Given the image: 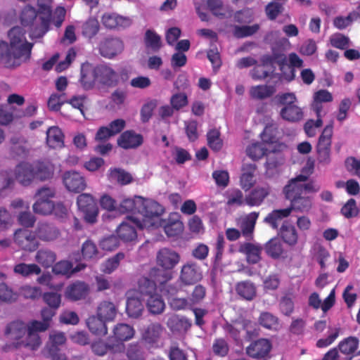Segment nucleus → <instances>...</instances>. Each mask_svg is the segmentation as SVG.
<instances>
[{
    "label": "nucleus",
    "instance_id": "obj_1",
    "mask_svg": "<svg viewBox=\"0 0 360 360\" xmlns=\"http://www.w3.org/2000/svg\"><path fill=\"white\" fill-rule=\"evenodd\" d=\"M25 34L19 26L8 31L9 42H6V51L4 53L6 68H15L30 60L33 44L27 41Z\"/></svg>",
    "mask_w": 360,
    "mask_h": 360
},
{
    "label": "nucleus",
    "instance_id": "obj_2",
    "mask_svg": "<svg viewBox=\"0 0 360 360\" xmlns=\"http://www.w3.org/2000/svg\"><path fill=\"white\" fill-rule=\"evenodd\" d=\"M20 18L22 25L28 27L34 37H41L49 29L50 22L32 6L22 8Z\"/></svg>",
    "mask_w": 360,
    "mask_h": 360
},
{
    "label": "nucleus",
    "instance_id": "obj_3",
    "mask_svg": "<svg viewBox=\"0 0 360 360\" xmlns=\"http://www.w3.org/2000/svg\"><path fill=\"white\" fill-rule=\"evenodd\" d=\"M139 210V217L133 219L139 229H154L158 224V221L162 220L160 216L164 212L162 206L158 202L145 198H143V205Z\"/></svg>",
    "mask_w": 360,
    "mask_h": 360
},
{
    "label": "nucleus",
    "instance_id": "obj_4",
    "mask_svg": "<svg viewBox=\"0 0 360 360\" xmlns=\"http://www.w3.org/2000/svg\"><path fill=\"white\" fill-rule=\"evenodd\" d=\"M277 100L283 108L280 115L284 120L289 122H297L302 120L304 112L302 108L297 105V99L294 93H283L277 95Z\"/></svg>",
    "mask_w": 360,
    "mask_h": 360
},
{
    "label": "nucleus",
    "instance_id": "obj_5",
    "mask_svg": "<svg viewBox=\"0 0 360 360\" xmlns=\"http://www.w3.org/2000/svg\"><path fill=\"white\" fill-rule=\"evenodd\" d=\"M307 180V176L302 174L290 179L283 190L285 198L291 202L303 194L316 193L319 191V188H316L312 181L304 184Z\"/></svg>",
    "mask_w": 360,
    "mask_h": 360
},
{
    "label": "nucleus",
    "instance_id": "obj_6",
    "mask_svg": "<svg viewBox=\"0 0 360 360\" xmlns=\"http://www.w3.org/2000/svg\"><path fill=\"white\" fill-rule=\"evenodd\" d=\"M97 75L98 82L107 87H115L129 78V71L126 68L117 72L112 67L103 64L97 65Z\"/></svg>",
    "mask_w": 360,
    "mask_h": 360
},
{
    "label": "nucleus",
    "instance_id": "obj_7",
    "mask_svg": "<svg viewBox=\"0 0 360 360\" xmlns=\"http://www.w3.org/2000/svg\"><path fill=\"white\" fill-rule=\"evenodd\" d=\"M333 134V125H326L319 137L316 146L318 163L323 166L328 165L331 162L330 149Z\"/></svg>",
    "mask_w": 360,
    "mask_h": 360
},
{
    "label": "nucleus",
    "instance_id": "obj_8",
    "mask_svg": "<svg viewBox=\"0 0 360 360\" xmlns=\"http://www.w3.org/2000/svg\"><path fill=\"white\" fill-rule=\"evenodd\" d=\"M77 204L79 210L84 213V220L91 224L96 222L98 215V207L93 196L88 193L78 195Z\"/></svg>",
    "mask_w": 360,
    "mask_h": 360
},
{
    "label": "nucleus",
    "instance_id": "obj_9",
    "mask_svg": "<svg viewBox=\"0 0 360 360\" xmlns=\"http://www.w3.org/2000/svg\"><path fill=\"white\" fill-rule=\"evenodd\" d=\"M133 219L135 216H127L116 229L117 238L124 243H134L137 240L136 223Z\"/></svg>",
    "mask_w": 360,
    "mask_h": 360
},
{
    "label": "nucleus",
    "instance_id": "obj_10",
    "mask_svg": "<svg viewBox=\"0 0 360 360\" xmlns=\"http://www.w3.org/2000/svg\"><path fill=\"white\" fill-rule=\"evenodd\" d=\"M13 240L20 249L25 251L34 252L39 246L36 235L27 229H19L15 231Z\"/></svg>",
    "mask_w": 360,
    "mask_h": 360
},
{
    "label": "nucleus",
    "instance_id": "obj_11",
    "mask_svg": "<svg viewBox=\"0 0 360 360\" xmlns=\"http://www.w3.org/2000/svg\"><path fill=\"white\" fill-rule=\"evenodd\" d=\"M271 348V343L268 339L260 338L253 341L246 347V354L253 359L265 360Z\"/></svg>",
    "mask_w": 360,
    "mask_h": 360
},
{
    "label": "nucleus",
    "instance_id": "obj_12",
    "mask_svg": "<svg viewBox=\"0 0 360 360\" xmlns=\"http://www.w3.org/2000/svg\"><path fill=\"white\" fill-rule=\"evenodd\" d=\"M99 53L106 58H112L124 50L123 41L117 37H108L99 44Z\"/></svg>",
    "mask_w": 360,
    "mask_h": 360
},
{
    "label": "nucleus",
    "instance_id": "obj_13",
    "mask_svg": "<svg viewBox=\"0 0 360 360\" xmlns=\"http://www.w3.org/2000/svg\"><path fill=\"white\" fill-rule=\"evenodd\" d=\"M202 278L200 267L195 262H187L181 269L179 279L185 285H193Z\"/></svg>",
    "mask_w": 360,
    "mask_h": 360
},
{
    "label": "nucleus",
    "instance_id": "obj_14",
    "mask_svg": "<svg viewBox=\"0 0 360 360\" xmlns=\"http://www.w3.org/2000/svg\"><path fill=\"white\" fill-rule=\"evenodd\" d=\"M15 180L23 186L31 185L34 181L33 163L22 161L18 163L14 169Z\"/></svg>",
    "mask_w": 360,
    "mask_h": 360
},
{
    "label": "nucleus",
    "instance_id": "obj_15",
    "mask_svg": "<svg viewBox=\"0 0 360 360\" xmlns=\"http://www.w3.org/2000/svg\"><path fill=\"white\" fill-rule=\"evenodd\" d=\"M156 261L165 270H172L179 262L180 255L176 251L165 248L157 252Z\"/></svg>",
    "mask_w": 360,
    "mask_h": 360
},
{
    "label": "nucleus",
    "instance_id": "obj_16",
    "mask_svg": "<svg viewBox=\"0 0 360 360\" xmlns=\"http://www.w3.org/2000/svg\"><path fill=\"white\" fill-rule=\"evenodd\" d=\"M63 183L66 188L72 192L79 193L86 186L84 177L76 171H68L63 175Z\"/></svg>",
    "mask_w": 360,
    "mask_h": 360
},
{
    "label": "nucleus",
    "instance_id": "obj_17",
    "mask_svg": "<svg viewBox=\"0 0 360 360\" xmlns=\"http://www.w3.org/2000/svg\"><path fill=\"white\" fill-rule=\"evenodd\" d=\"M79 82L84 90L88 91L94 89L96 82H98L97 65L93 66L90 64L82 65Z\"/></svg>",
    "mask_w": 360,
    "mask_h": 360
},
{
    "label": "nucleus",
    "instance_id": "obj_18",
    "mask_svg": "<svg viewBox=\"0 0 360 360\" xmlns=\"http://www.w3.org/2000/svg\"><path fill=\"white\" fill-rule=\"evenodd\" d=\"M278 235L283 242L290 248L296 246L299 240L298 232L295 226L285 221L278 229Z\"/></svg>",
    "mask_w": 360,
    "mask_h": 360
},
{
    "label": "nucleus",
    "instance_id": "obj_19",
    "mask_svg": "<svg viewBox=\"0 0 360 360\" xmlns=\"http://www.w3.org/2000/svg\"><path fill=\"white\" fill-rule=\"evenodd\" d=\"M103 25L108 29L126 28L131 25V20L115 13H105L101 18Z\"/></svg>",
    "mask_w": 360,
    "mask_h": 360
},
{
    "label": "nucleus",
    "instance_id": "obj_20",
    "mask_svg": "<svg viewBox=\"0 0 360 360\" xmlns=\"http://www.w3.org/2000/svg\"><path fill=\"white\" fill-rule=\"evenodd\" d=\"M263 247L258 243H244L239 247L238 251L245 255L248 264H255L262 259Z\"/></svg>",
    "mask_w": 360,
    "mask_h": 360
},
{
    "label": "nucleus",
    "instance_id": "obj_21",
    "mask_svg": "<svg viewBox=\"0 0 360 360\" xmlns=\"http://www.w3.org/2000/svg\"><path fill=\"white\" fill-rule=\"evenodd\" d=\"M89 285L83 281H76L67 286L65 297L71 301H78L84 299L89 293Z\"/></svg>",
    "mask_w": 360,
    "mask_h": 360
},
{
    "label": "nucleus",
    "instance_id": "obj_22",
    "mask_svg": "<svg viewBox=\"0 0 360 360\" xmlns=\"http://www.w3.org/2000/svg\"><path fill=\"white\" fill-rule=\"evenodd\" d=\"M143 142V136L133 130L124 131L117 139V145L124 148H136Z\"/></svg>",
    "mask_w": 360,
    "mask_h": 360
},
{
    "label": "nucleus",
    "instance_id": "obj_23",
    "mask_svg": "<svg viewBox=\"0 0 360 360\" xmlns=\"http://www.w3.org/2000/svg\"><path fill=\"white\" fill-rule=\"evenodd\" d=\"M91 348L93 353L98 356H105L108 352L117 353L123 351V345L122 344H114L112 338H108V342L102 340L96 341L91 344Z\"/></svg>",
    "mask_w": 360,
    "mask_h": 360
},
{
    "label": "nucleus",
    "instance_id": "obj_24",
    "mask_svg": "<svg viewBox=\"0 0 360 360\" xmlns=\"http://www.w3.org/2000/svg\"><path fill=\"white\" fill-rule=\"evenodd\" d=\"M60 234V230L56 226L47 222L39 223L36 229V236L44 241L54 240Z\"/></svg>",
    "mask_w": 360,
    "mask_h": 360
},
{
    "label": "nucleus",
    "instance_id": "obj_25",
    "mask_svg": "<svg viewBox=\"0 0 360 360\" xmlns=\"http://www.w3.org/2000/svg\"><path fill=\"white\" fill-rule=\"evenodd\" d=\"M134 335V329L126 323H118L113 329V335L109 338H112L114 344H122L123 342L129 340Z\"/></svg>",
    "mask_w": 360,
    "mask_h": 360
},
{
    "label": "nucleus",
    "instance_id": "obj_26",
    "mask_svg": "<svg viewBox=\"0 0 360 360\" xmlns=\"http://www.w3.org/2000/svg\"><path fill=\"white\" fill-rule=\"evenodd\" d=\"M143 205V198L135 195L134 198L123 199L117 207V211L121 214H139L141 207Z\"/></svg>",
    "mask_w": 360,
    "mask_h": 360
},
{
    "label": "nucleus",
    "instance_id": "obj_27",
    "mask_svg": "<svg viewBox=\"0 0 360 360\" xmlns=\"http://www.w3.org/2000/svg\"><path fill=\"white\" fill-rule=\"evenodd\" d=\"M35 181H44L51 179L53 176V166L44 161L33 162Z\"/></svg>",
    "mask_w": 360,
    "mask_h": 360
},
{
    "label": "nucleus",
    "instance_id": "obj_28",
    "mask_svg": "<svg viewBox=\"0 0 360 360\" xmlns=\"http://www.w3.org/2000/svg\"><path fill=\"white\" fill-rule=\"evenodd\" d=\"M270 188L266 186H257L245 196V202L250 207L259 206L264 199L269 195Z\"/></svg>",
    "mask_w": 360,
    "mask_h": 360
},
{
    "label": "nucleus",
    "instance_id": "obj_29",
    "mask_svg": "<svg viewBox=\"0 0 360 360\" xmlns=\"http://www.w3.org/2000/svg\"><path fill=\"white\" fill-rule=\"evenodd\" d=\"M27 332V327L25 323L20 321H15L10 323L6 329L5 333L10 339L16 341V344L23 340Z\"/></svg>",
    "mask_w": 360,
    "mask_h": 360
},
{
    "label": "nucleus",
    "instance_id": "obj_30",
    "mask_svg": "<svg viewBox=\"0 0 360 360\" xmlns=\"http://www.w3.org/2000/svg\"><path fill=\"white\" fill-rule=\"evenodd\" d=\"M290 214V208L274 210L266 216L264 221L271 229L278 230L281 221L283 219L288 217Z\"/></svg>",
    "mask_w": 360,
    "mask_h": 360
},
{
    "label": "nucleus",
    "instance_id": "obj_31",
    "mask_svg": "<svg viewBox=\"0 0 360 360\" xmlns=\"http://www.w3.org/2000/svg\"><path fill=\"white\" fill-rule=\"evenodd\" d=\"M162 227L168 237H174L180 235L184 230V224L180 220L162 219L158 221V224L154 228Z\"/></svg>",
    "mask_w": 360,
    "mask_h": 360
},
{
    "label": "nucleus",
    "instance_id": "obj_32",
    "mask_svg": "<svg viewBox=\"0 0 360 360\" xmlns=\"http://www.w3.org/2000/svg\"><path fill=\"white\" fill-rule=\"evenodd\" d=\"M257 169V165L254 163H245L242 167V174L240 182L243 189L248 191L254 185L255 172Z\"/></svg>",
    "mask_w": 360,
    "mask_h": 360
},
{
    "label": "nucleus",
    "instance_id": "obj_33",
    "mask_svg": "<svg viewBox=\"0 0 360 360\" xmlns=\"http://www.w3.org/2000/svg\"><path fill=\"white\" fill-rule=\"evenodd\" d=\"M107 321L98 316H91L86 320V325L89 331L96 336L103 337L107 335Z\"/></svg>",
    "mask_w": 360,
    "mask_h": 360
},
{
    "label": "nucleus",
    "instance_id": "obj_34",
    "mask_svg": "<svg viewBox=\"0 0 360 360\" xmlns=\"http://www.w3.org/2000/svg\"><path fill=\"white\" fill-rule=\"evenodd\" d=\"M46 143L51 148H61L64 146V134L58 127L53 126L48 129Z\"/></svg>",
    "mask_w": 360,
    "mask_h": 360
},
{
    "label": "nucleus",
    "instance_id": "obj_35",
    "mask_svg": "<svg viewBox=\"0 0 360 360\" xmlns=\"http://www.w3.org/2000/svg\"><path fill=\"white\" fill-rule=\"evenodd\" d=\"M359 345V339L356 337L350 336L340 342L338 348L340 352L347 355L349 359L351 360L354 356L359 354L356 352Z\"/></svg>",
    "mask_w": 360,
    "mask_h": 360
},
{
    "label": "nucleus",
    "instance_id": "obj_36",
    "mask_svg": "<svg viewBox=\"0 0 360 360\" xmlns=\"http://www.w3.org/2000/svg\"><path fill=\"white\" fill-rule=\"evenodd\" d=\"M261 60L264 65L273 67L274 64H277L283 75L287 66V58L281 51L274 50L271 55L264 56Z\"/></svg>",
    "mask_w": 360,
    "mask_h": 360
},
{
    "label": "nucleus",
    "instance_id": "obj_37",
    "mask_svg": "<svg viewBox=\"0 0 360 360\" xmlns=\"http://www.w3.org/2000/svg\"><path fill=\"white\" fill-rule=\"evenodd\" d=\"M117 313V309L112 302L103 301L97 307L96 314L105 321H112Z\"/></svg>",
    "mask_w": 360,
    "mask_h": 360
},
{
    "label": "nucleus",
    "instance_id": "obj_38",
    "mask_svg": "<svg viewBox=\"0 0 360 360\" xmlns=\"http://www.w3.org/2000/svg\"><path fill=\"white\" fill-rule=\"evenodd\" d=\"M236 292L243 299L250 301L256 297V287L250 281H243L236 283Z\"/></svg>",
    "mask_w": 360,
    "mask_h": 360
},
{
    "label": "nucleus",
    "instance_id": "obj_39",
    "mask_svg": "<svg viewBox=\"0 0 360 360\" xmlns=\"http://www.w3.org/2000/svg\"><path fill=\"white\" fill-rule=\"evenodd\" d=\"M164 330V328L159 323H152L147 326L142 334V338L149 344L156 343Z\"/></svg>",
    "mask_w": 360,
    "mask_h": 360
},
{
    "label": "nucleus",
    "instance_id": "obj_40",
    "mask_svg": "<svg viewBox=\"0 0 360 360\" xmlns=\"http://www.w3.org/2000/svg\"><path fill=\"white\" fill-rule=\"evenodd\" d=\"M259 212H252L248 214L241 224V233L248 239H252Z\"/></svg>",
    "mask_w": 360,
    "mask_h": 360
},
{
    "label": "nucleus",
    "instance_id": "obj_41",
    "mask_svg": "<svg viewBox=\"0 0 360 360\" xmlns=\"http://www.w3.org/2000/svg\"><path fill=\"white\" fill-rule=\"evenodd\" d=\"M264 250L273 259L280 258L284 252L283 244L277 237H274L264 244Z\"/></svg>",
    "mask_w": 360,
    "mask_h": 360
},
{
    "label": "nucleus",
    "instance_id": "obj_42",
    "mask_svg": "<svg viewBox=\"0 0 360 360\" xmlns=\"http://www.w3.org/2000/svg\"><path fill=\"white\" fill-rule=\"evenodd\" d=\"M10 155L13 158H24L28 153L25 146L26 141L20 137H12L11 139Z\"/></svg>",
    "mask_w": 360,
    "mask_h": 360
},
{
    "label": "nucleus",
    "instance_id": "obj_43",
    "mask_svg": "<svg viewBox=\"0 0 360 360\" xmlns=\"http://www.w3.org/2000/svg\"><path fill=\"white\" fill-rule=\"evenodd\" d=\"M108 179L116 181L120 185H127L132 182L131 174L122 168H110L108 170Z\"/></svg>",
    "mask_w": 360,
    "mask_h": 360
},
{
    "label": "nucleus",
    "instance_id": "obj_44",
    "mask_svg": "<svg viewBox=\"0 0 360 360\" xmlns=\"http://www.w3.org/2000/svg\"><path fill=\"white\" fill-rule=\"evenodd\" d=\"M276 92V87L273 85H257L250 89V95L252 98L263 100L273 96Z\"/></svg>",
    "mask_w": 360,
    "mask_h": 360
},
{
    "label": "nucleus",
    "instance_id": "obj_45",
    "mask_svg": "<svg viewBox=\"0 0 360 360\" xmlns=\"http://www.w3.org/2000/svg\"><path fill=\"white\" fill-rule=\"evenodd\" d=\"M289 72L284 70L283 77L285 80L291 82L295 78V68H300L303 66V60L296 53H290L288 55Z\"/></svg>",
    "mask_w": 360,
    "mask_h": 360
},
{
    "label": "nucleus",
    "instance_id": "obj_46",
    "mask_svg": "<svg viewBox=\"0 0 360 360\" xmlns=\"http://www.w3.org/2000/svg\"><path fill=\"white\" fill-rule=\"evenodd\" d=\"M143 311V305L138 297H128L126 303V312L131 318H139Z\"/></svg>",
    "mask_w": 360,
    "mask_h": 360
},
{
    "label": "nucleus",
    "instance_id": "obj_47",
    "mask_svg": "<svg viewBox=\"0 0 360 360\" xmlns=\"http://www.w3.org/2000/svg\"><path fill=\"white\" fill-rule=\"evenodd\" d=\"M138 289L140 293L149 297L151 295H157V285L152 278L143 276L138 281Z\"/></svg>",
    "mask_w": 360,
    "mask_h": 360
},
{
    "label": "nucleus",
    "instance_id": "obj_48",
    "mask_svg": "<svg viewBox=\"0 0 360 360\" xmlns=\"http://www.w3.org/2000/svg\"><path fill=\"white\" fill-rule=\"evenodd\" d=\"M13 272L23 277H28L32 275H39L41 272V269L36 264H25L22 262L14 266Z\"/></svg>",
    "mask_w": 360,
    "mask_h": 360
},
{
    "label": "nucleus",
    "instance_id": "obj_49",
    "mask_svg": "<svg viewBox=\"0 0 360 360\" xmlns=\"http://www.w3.org/2000/svg\"><path fill=\"white\" fill-rule=\"evenodd\" d=\"M168 271L169 270H165L164 269L152 268L150 270L149 276L150 278L155 281L156 285L158 284L160 288H162L173 277L172 273Z\"/></svg>",
    "mask_w": 360,
    "mask_h": 360
},
{
    "label": "nucleus",
    "instance_id": "obj_50",
    "mask_svg": "<svg viewBox=\"0 0 360 360\" xmlns=\"http://www.w3.org/2000/svg\"><path fill=\"white\" fill-rule=\"evenodd\" d=\"M146 306L153 314H160L165 308V304L161 295L159 294L150 296L146 300Z\"/></svg>",
    "mask_w": 360,
    "mask_h": 360
},
{
    "label": "nucleus",
    "instance_id": "obj_51",
    "mask_svg": "<svg viewBox=\"0 0 360 360\" xmlns=\"http://www.w3.org/2000/svg\"><path fill=\"white\" fill-rule=\"evenodd\" d=\"M35 260L44 268L53 266L56 260L55 252L49 250H39L37 251Z\"/></svg>",
    "mask_w": 360,
    "mask_h": 360
},
{
    "label": "nucleus",
    "instance_id": "obj_52",
    "mask_svg": "<svg viewBox=\"0 0 360 360\" xmlns=\"http://www.w3.org/2000/svg\"><path fill=\"white\" fill-rule=\"evenodd\" d=\"M306 195L307 194H303L292 201L290 206L288 208H290L291 212L292 210L301 212H309L312 207V202L311 198Z\"/></svg>",
    "mask_w": 360,
    "mask_h": 360
},
{
    "label": "nucleus",
    "instance_id": "obj_53",
    "mask_svg": "<svg viewBox=\"0 0 360 360\" xmlns=\"http://www.w3.org/2000/svg\"><path fill=\"white\" fill-rule=\"evenodd\" d=\"M206 136L207 145L212 150L218 152L222 148L223 141L220 137L221 133L219 129L216 128L210 129Z\"/></svg>",
    "mask_w": 360,
    "mask_h": 360
},
{
    "label": "nucleus",
    "instance_id": "obj_54",
    "mask_svg": "<svg viewBox=\"0 0 360 360\" xmlns=\"http://www.w3.org/2000/svg\"><path fill=\"white\" fill-rule=\"evenodd\" d=\"M258 321L259 324L266 329L276 330L279 328L278 318L270 312H262Z\"/></svg>",
    "mask_w": 360,
    "mask_h": 360
},
{
    "label": "nucleus",
    "instance_id": "obj_55",
    "mask_svg": "<svg viewBox=\"0 0 360 360\" xmlns=\"http://www.w3.org/2000/svg\"><path fill=\"white\" fill-rule=\"evenodd\" d=\"M41 344V338L38 333L27 331L26 338L20 342H18L17 347L23 346L31 350H36L39 347Z\"/></svg>",
    "mask_w": 360,
    "mask_h": 360
},
{
    "label": "nucleus",
    "instance_id": "obj_56",
    "mask_svg": "<svg viewBox=\"0 0 360 360\" xmlns=\"http://www.w3.org/2000/svg\"><path fill=\"white\" fill-rule=\"evenodd\" d=\"M100 30V25L97 19L89 18L82 27V35L86 38L91 39L95 37Z\"/></svg>",
    "mask_w": 360,
    "mask_h": 360
},
{
    "label": "nucleus",
    "instance_id": "obj_57",
    "mask_svg": "<svg viewBox=\"0 0 360 360\" xmlns=\"http://www.w3.org/2000/svg\"><path fill=\"white\" fill-rule=\"evenodd\" d=\"M82 255L84 259L89 260L98 257V249L96 243L91 240H86L82 245Z\"/></svg>",
    "mask_w": 360,
    "mask_h": 360
},
{
    "label": "nucleus",
    "instance_id": "obj_58",
    "mask_svg": "<svg viewBox=\"0 0 360 360\" xmlns=\"http://www.w3.org/2000/svg\"><path fill=\"white\" fill-rule=\"evenodd\" d=\"M124 257L125 255L120 252L108 258L103 264V271L105 274H111L119 266L120 262L123 260Z\"/></svg>",
    "mask_w": 360,
    "mask_h": 360
},
{
    "label": "nucleus",
    "instance_id": "obj_59",
    "mask_svg": "<svg viewBox=\"0 0 360 360\" xmlns=\"http://www.w3.org/2000/svg\"><path fill=\"white\" fill-rule=\"evenodd\" d=\"M144 41L146 46L155 52L158 51L161 48L160 37L153 30H148L146 32Z\"/></svg>",
    "mask_w": 360,
    "mask_h": 360
},
{
    "label": "nucleus",
    "instance_id": "obj_60",
    "mask_svg": "<svg viewBox=\"0 0 360 360\" xmlns=\"http://www.w3.org/2000/svg\"><path fill=\"white\" fill-rule=\"evenodd\" d=\"M207 294V290L201 284L196 285L188 297L190 305H197L201 304L205 300Z\"/></svg>",
    "mask_w": 360,
    "mask_h": 360
},
{
    "label": "nucleus",
    "instance_id": "obj_61",
    "mask_svg": "<svg viewBox=\"0 0 360 360\" xmlns=\"http://www.w3.org/2000/svg\"><path fill=\"white\" fill-rule=\"evenodd\" d=\"M32 207L36 214L49 215L52 214L53 202L52 200H37Z\"/></svg>",
    "mask_w": 360,
    "mask_h": 360
},
{
    "label": "nucleus",
    "instance_id": "obj_62",
    "mask_svg": "<svg viewBox=\"0 0 360 360\" xmlns=\"http://www.w3.org/2000/svg\"><path fill=\"white\" fill-rule=\"evenodd\" d=\"M259 29V26L257 24L243 26L237 25L234 28L233 34L237 38H244L253 35Z\"/></svg>",
    "mask_w": 360,
    "mask_h": 360
},
{
    "label": "nucleus",
    "instance_id": "obj_63",
    "mask_svg": "<svg viewBox=\"0 0 360 360\" xmlns=\"http://www.w3.org/2000/svg\"><path fill=\"white\" fill-rule=\"evenodd\" d=\"M267 149L262 143H255L247 148L248 155L254 160H259L266 155Z\"/></svg>",
    "mask_w": 360,
    "mask_h": 360
},
{
    "label": "nucleus",
    "instance_id": "obj_64",
    "mask_svg": "<svg viewBox=\"0 0 360 360\" xmlns=\"http://www.w3.org/2000/svg\"><path fill=\"white\" fill-rule=\"evenodd\" d=\"M126 354L129 360H146L143 349L138 343L130 344Z\"/></svg>",
    "mask_w": 360,
    "mask_h": 360
}]
</instances>
